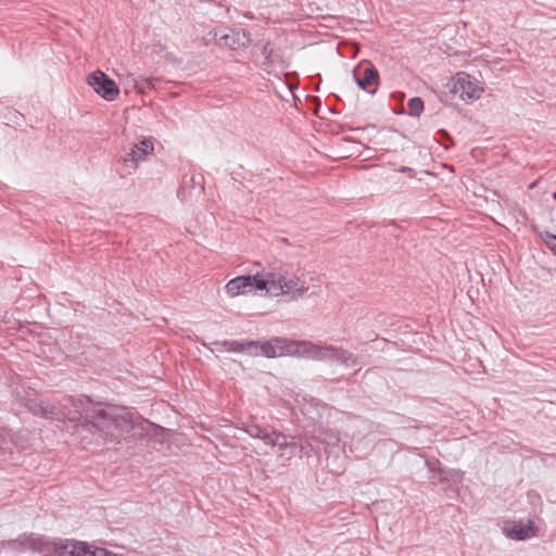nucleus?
<instances>
[{"label": "nucleus", "instance_id": "obj_1", "mask_svg": "<svg viewBox=\"0 0 556 556\" xmlns=\"http://www.w3.org/2000/svg\"><path fill=\"white\" fill-rule=\"evenodd\" d=\"M66 401L79 408L84 425L91 426L105 439L119 441L134 429L131 415L125 407L94 403L85 395L71 396Z\"/></svg>", "mask_w": 556, "mask_h": 556}, {"label": "nucleus", "instance_id": "obj_2", "mask_svg": "<svg viewBox=\"0 0 556 556\" xmlns=\"http://www.w3.org/2000/svg\"><path fill=\"white\" fill-rule=\"evenodd\" d=\"M250 437L261 439L265 444L270 446H278L279 450H285L287 446H290L291 453H299L300 456L309 457L313 453L318 454V451L315 448L313 443L305 440H300L299 442L288 443L287 438L276 431L270 427H261L256 424H245L242 428Z\"/></svg>", "mask_w": 556, "mask_h": 556}, {"label": "nucleus", "instance_id": "obj_3", "mask_svg": "<svg viewBox=\"0 0 556 556\" xmlns=\"http://www.w3.org/2000/svg\"><path fill=\"white\" fill-rule=\"evenodd\" d=\"M267 292L278 295L290 294L293 299L302 296L307 287L296 277H289L287 269L283 267H269L266 269Z\"/></svg>", "mask_w": 556, "mask_h": 556}, {"label": "nucleus", "instance_id": "obj_4", "mask_svg": "<svg viewBox=\"0 0 556 556\" xmlns=\"http://www.w3.org/2000/svg\"><path fill=\"white\" fill-rule=\"evenodd\" d=\"M70 396H65L61 403L53 404L51 402H40L34 408V414L41 416L46 419L58 420V421H81L78 407L72 406L66 400Z\"/></svg>", "mask_w": 556, "mask_h": 556}, {"label": "nucleus", "instance_id": "obj_5", "mask_svg": "<svg viewBox=\"0 0 556 556\" xmlns=\"http://www.w3.org/2000/svg\"><path fill=\"white\" fill-rule=\"evenodd\" d=\"M226 292L230 296L247 294L253 291L267 290L266 268L254 275L238 276L230 279L226 285Z\"/></svg>", "mask_w": 556, "mask_h": 556}, {"label": "nucleus", "instance_id": "obj_6", "mask_svg": "<svg viewBox=\"0 0 556 556\" xmlns=\"http://www.w3.org/2000/svg\"><path fill=\"white\" fill-rule=\"evenodd\" d=\"M303 341L289 340L287 338L274 337L265 342L258 341V354L267 358H275L286 355H302Z\"/></svg>", "mask_w": 556, "mask_h": 556}, {"label": "nucleus", "instance_id": "obj_7", "mask_svg": "<svg viewBox=\"0 0 556 556\" xmlns=\"http://www.w3.org/2000/svg\"><path fill=\"white\" fill-rule=\"evenodd\" d=\"M213 39L219 47L232 50L245 48L251 43V35L245 29L218 28L213 33Z\"/></svg>", "mask_w": 556, "mask_h": 556}, {"label": "nucleus", "instance_id": "obj_8", "mask_svg": "<svg viewBox=\"0 0 556 556\" xmlns=\"http://www.w3.org/2000/svg\"><path fill=\"white\" fill-rule=\"evenodd\" d=\"M353 77L362 90L370 94L376 93L380 76L378 70L372 63L368 61L361 62L354 68Z\"/></svg>", "mask_w": 556, "mask_h": 556}, {"label": "nucleus", "instance_id": "obj_9", "mask_svg": "<svg viewBox=\"0 0 556 556\" xmlns=\"http://www.w3.org/2000/svg\"><path fill=\"white\" fill-rule=\"evenodd\" d=\"M87 81L88 85L106 101H113L119 92L116 83L100 70L91 73Z\"/></svg>", "mask_w": 556, "mask_h": 556}, {"label": "nucleus", "instance_id": "obj_10", "mask_svg": "<svg viewBox=\"0 0 556 556\" xmlns=\"http://www.w3.org/2000/svg\"><path fill=\"white\" fill-rule=\"evenodd\" d=\"M453 91L458 93L463 100H476L480 98L483 90L478 86L477 81L471 79L470 75L460 72L456 75Z\"/></svg>", "mask_w": 556, "mask_h": 556}, {"label": "nucleus", "instance_id": "obj_11", "mask_svg": "<svg viewBox=\"0 0 556 556\" xmlns=\"http://www.w3.org/2000/svg\"><path fill=\"white\" fill-rule=\"evenodd\" d=\"M153 143L149 139H143L135 143L130 151L123 156V163L126 166L137 167L139 161L143 160L149 153L153 152Z\"/></svg>", "mask_w": 556, "mask_h": 556}, {"label": "nucleus", "instance_id": "obj_12", "mask_svg": "<svg viewBox=\"0 0 556 556\" xmlns=\"http://www.w3.org/2000/svg\"><path fill=\"white\" fill-rule=\"evenodd\" d=\"M504 531L508 538L518 541L527 540L535 535V528L531 520H528L527 522L521 520L513 521L504 527Z\"/></svg>", "mask_w": 556, "mask_h": 556}, {"label": "nucleus", "instance_id": "obj_13", "mask_svg": "<svg viewBox=\"0 0 556 556\" xmlns=\"http://www.w3.org/2000/svg\"><path fill=\"white\" fill-rule=\"evenodd\" d=\"M216 346H223L228 351L242 353L247 352L250 355H258V341H232L224 340L214 342Z\"/></svg>", "mask_w": 556, "mask_h": 556}, {"label": "nucleus", "instance_id": "obj_14", "mask_svg": "<svg viewBox=\"0 0 556 556\" xmlns=\"http://www.w3.org/2000/svg\"><path fill=\"white\" fill-rule=\"evenodd\" d=\"M328 349H338L334 345H319L303 341L302 355H308L317 361L334 359V355Z\"/></svg>", "mask_w": 556, "mask_h": 556}, {"label": "nucleus", "instance_id": "obj_15", "mask_svg": "<svg viewBox=\"0 0 556 556\" xmlns=\"http://www.w3.org/2000/svg\"><path fill=\"white\" fill-rule=\"evenodd\" d=\"M203 181L204 178L201 174L195 173L193 169H189L181 177L180 187L177 191L178 198L184 200L187 193L194 189L195 186H199L201 189H203Z\"/></svg>", "mask_w": 556, "mask_h": 556}, {"label": "nucleus", "instance_id": "obj_16", "mask_svg": "<svg viewBox=\"0 0 556 556\" xmlns=\"http://www.w3.org/2000/svg\"><path fill=\"white\" fill-rule=\"evenodd\" d=\"M37 534H24L15 540H11L8 542V545L11 549L16 551L18 553H23L26 551H35Z\"/></svg>", "mask_w": 556, "mask_h": 556}, {"label": "nucleus", "instance_id": "obj_17", "mask_svg": "<svg viewBox=\"0 0 556 556\" xmlns=\"http://www.w3.org/2000/svg\"><path fill=\"white\" fill-rule=\"evenodd\" d=\"M56 540H50L43 535H37L36 546L34 552L43 554L45 556H54Z\"/></svg>", "mask_w": 556, "mask_h": 556}, {"label": "nucleus", "instance_id": "obj_18", "mask_svg": "<svg viewBox=\"0 0 556 556\" xmlns=\"http://www.w3.org/2000/svg\"><path fill=\"white\" fill-rule=\"evenodd\" d=\"M328 351H330L334 355V361L342 363L346 367L355 366L358 364L357 357L348 350L338 348V349H328Z\"/></svg>", "mask_w": 556, "mask_h": 556}, {"label": "nucleus", "instance_id": "obj_19", "mask_svg": "<svg viewBox=\"0 0 556 556\" xmlns=\"http://www.w3.org/2000/svg\"><path fill=\"white\" fill-rule=\"evenodd\" d=\"M314 439L327 446H337L340 441L339 433L331 429L320 430Z\"/></svg>", "mask_w": 556, "mask_h": 556}, {"label": "nucleus", "instance_id": "obj_20", "mask_svg": "<svg viewBox=\"0 0 556 556\" xmlns=\"http://www.w3.org/2000/svg\"><path fill=\"white\" fill-rule=\"evenodd\" d=\"M157 81H159V78H154V77L140 78V79L131 77V83H132L134 87L140 93H144L148 89H154Z\"/></svg>", "mask_w": 556, "mask_h": 556}, {"label": "nucleus", "instance_id": "obj_21", "mask_svg": "<svg viewBox=\"0 0 556 556\" xmlns=\"http://www.w3.org/2000/svg\"><path fill=\"white\" fill-rule=\"evenodd\" d=\"M90 545L87 542L74 540L70 556H90Z\"/></svg>", "mask_w": 556, "mask_h": 556}, {"label": "nucleus", "instance_id": "obj_22", "mask_svg": "<svg viewBox=\"0 0 556 556\" xmlns=\"http://www.w3.org/2000/svg\"><path fill=\"white\" fill-rule=\"evenodd\" d=\"M74 540L72 539H58L55 542L54 556H70L71 546Z\"/></svg>", "mask_w": 556, "mask_h": 556}, {"label": "nucleus", "instance_id": "obj_23", "mask_svg": "<svg viewBox=\"0 0 556 556\" xmlns=\"http://www.w3.org/2000/svg\"><path fill=\"white\" fill-rule=\"evenodd\" d=\"M408 114L418 117L424 111V101L419 97H414L407 103Z\"/></svg>", "mask_w": 556, "mask_h": 556}, {"label": "nucleus", "instance_id": "obj_24", "mask_svg": "<svg viewBox=\"0 0 556 556\" xmlns=\"http://www.w3.org/2000/svg\"><path fill=\"white\" fill-rule=\"evenodd\" d=\"M261 53L264 56L262 62L263 66H271L276 61V55L274 54V50L270 48L269 42H266L261 48Z\"/></svg>", "mask_w": 556, "mask_h": 556}, {"label": "nucleus", "instance_id": "obj_25", "mask_svg": "<svg viewBox=\"0 0 556 556\" xmlns=\"http://www.w3.org/2000/svg\"><path fill=\"white\" fill-rule=\"evenodd\" d=\"M539 236L542 238L547 248L556 255V235L545 231L540 232Z\"/></svg>", "mask_w": 556, "mask_h": 556}, {"label": "nucleus", "instance_id": "obj_26", "mask_svg": "<svg viewBox=\"0 0 556 556\" xmlns=\"http://www.w3.org/2000/svg\"><path fill=\"white\" fill-rule=\"evenodd\" d=\"M438 135L440 136L439 140H440L441 144H443L445 149L450 148V146L446 142H450L451 144H453L452 137L445 129H440L438 131Z\"/></svg>", "mask_w": 556, "mask_h": 556}, {"label": "nucleus", "instance_id": "obj_27", "mask_svg": "<svg viewBox=\"0 0 556 556\" xmlns=\"http://www.w3.org/2000/svg\"><path fill=\"white\" fill-rule=\"evenodd\" d=\"M450 477H451L452 479H454V478H458V479H460V473H459V471H454L453 473H451V475H450Z\"/></svg>", "mask_w": 556, "mask_h": 556}, {"label": "nucleus", "instance_id": "obj_28", "mask_svg": "<svg viewBox=\"0 0 556 556\" xmlns=\"http://www.w3.org/2000/svg\"><path fill=\"white\" fill-rule=\"evenodd\" d=\"M410 170H412V168H409V167H405V166H402V167L400 168V172H402V173H406V172H410Z\"/></svg>", "mask_w": 556, "mask_h": 556}, {"label": "nucleus", "instance_id": "obj_29", "mask_svg": "<svg viewBox=\"0 0 556 556\" xmlns=\"http://www.w3.org/2000/svg\"><path fill=\"white\" fill-rule=\"evenodd\" d=\"M553 198L556 200V191L553 193Z\"/></svg>", "mask_w": 556, "mask_h": 556}]
</instances>
